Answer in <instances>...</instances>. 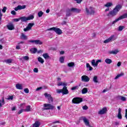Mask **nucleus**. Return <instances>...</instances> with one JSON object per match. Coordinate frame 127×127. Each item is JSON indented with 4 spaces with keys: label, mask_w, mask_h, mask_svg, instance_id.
I'll return each mask as SVG.
<instances>
[{
    "label": "nucleus",
    "mask_w": 127,
    "mask_h": 127,
    "mask_svg": "<svg viewBox=\"0 0 127 127\" xmlns=\"http://www.w3.org/2000/svg\"><path fill=\"white\" fill-rule=\"evenodd\" d=\"M121 65H122V63H121V62H119L118 63L117 66L118 67H120V66H121Z\"/></svg>",
    "instance_id": "61"
},
{
    "label": "nucleus",
    "mask_w": 127,
    "mask_h": 127,
    "mask_svg": "<svg viewBox=\"0 0 127 127\" xmlns=\"http://www.w3.org/2000/svg\"><path fill=\"white\" fill-rule=\"evenodd\" d=\"M25 7H26V6L24 5H22V6L19 5L17 7H15L14 8V10H15V11H17L18 10H20L21 9H24V8H25Z\"/></svg>",
    "instance_id": "13"
},
{
    "label": "nucleus",
    "mask_w": 127,
    "mask_h": 127,
    "mask_svg": "<svg viewBox=\"0 0 127 127\" xmlns=\"http://www.w3.org/2000/svg\"><path fill=\"white\" fill-rule=\"evenodd\" d=\"M47 30L48 31L53 30V31H55V32H56V33L58 35H61V34H62V33H63V32H62V30H61L60 28H57L56 27L50 28L49 29H48Z\"/></svg>",
    "instance_id": "3"
},
{
    "label": "nucleus",
    "mask_w": 127,
    "mask_h": 127,
    "mask_svg": "<svg viewBox=\"0 0 127 127\" xmlns=\"http://www.w3.org/2000/svg\"><path fill=\"white\" fill-rule=\"evenodd\" d=\"M81 81L82 82H89L90 81V78L87 75H83L81 76Z\"/></svg>",
    "instance_id": "12"
},
{
    "label": "nucleus",
    "mask_w": 127,
    "mask_h": 127,
    "mask_svg": "<svg viewBox=\"0 0 127 127\" xmlns=\"http://www.w3.org/2000/svg\"><path fill=\"white\" fill-rule=\"evenodd\" d=\"M83 110H88V106L87 105H85L82 107Z\"/></svg>",
    "instance_id": "56"
},
{
    "label": "nucleus",
    "mask_w": 127,
    "mask_h": 127,
    "mask_svg": "<svg viewBox=\"0 0 127 127\" xmlns=\"http://www.w3.org/2000/svg\"><path fill=\"white\" fill-rule=\"evenodd\" d=\"M34 18V16L33 15H31L28 17L22 16L20 17V20L21 22H26L27 20H31Z\"/></svg>",
    "instance_id": "4"
},
{
    "label": "nucleus",
    "mask_w": 127,
    "mask_h": 127,
    "mask_svg": "<svg viewBox=\"0 0 127 127\" xmlns=\"http://www.w3.org/2000/svg\"><path fill=\"white\" fill-rule=\"evenodd\" d=\"M78 89H79V86H76L72 87L71 89L72 91H75V90H78Z\"/></svg>",
    "instance_id": "41"
},
{
    "label": "nucleus",
    "mask_w": 127,
    "mask_h": 127,
    "mask_svg": "<svg viewBox=\"0 0 127 127\" xmlns=\"http://www.w3.org/2000/svg\"><path fill=\"white\" fill-rule=\"evenodd\" d=\"M7 28H8L9 30H13V29H14V25H13L12 23H9L7 25Z\"/></svg>",
    "instance_id": "17"
},
{
    "label": "nucleus",
    "mask_w": 127,
    "mask_h": 127,
    "mask_svg": "<svg viewBox=\"0 0 127 127\" xmlns=\"http://www.w3.org/2000/svg\"><path fill=\"white\" fill-rule=\"evenodd\" d=\"M6 100H13V96H10L8 98H6Z\"/></svg>",
    "instance_id": "52"
},
{
    "label": "nucleus",
    "mask_w": 127,
    "mask_h": 127,
    "mask_svg": "<svg viewBox=\"0 0 127 127\" xmlns=\"http://www.w3.org/2000/svg\"><path fill=\"white\" fill-rule=\"evenodd\" d=\"M33 25H34V23H29L27 26L25 28H24V31H29V30H31V28H32Z\"/></svg>",
    "instance_id": "9"
},
{
    "label": "nucleus",
    "mask_w": 127,
    "mask_h": 127,
    "mask_svg": "<svg viewBox=\"0 0 127 127\" xmlns=\"http://www.w3.org/2000/svg\"><path fill=\"white\" fill-rule=\"evenodd\" d=\"M44 96L45 98H47L48 102L49 104H51V103H53L54 100L53 97L51 96V95L48 94V93H45Z\"/></svg>",
    "instance_id": "8"
},
{
    "label": "nucleus",
    "mask_w": 127,
    "mask_h": 127,
    "mask_svg": "<svg viewBox=\"0 0 127 127\" xmlns=\"http://www.w3.org/2000/svg\"><path fill=\"white\" fill-rule=\"evenodd\" d=\"M71 11H72V10H71V8L67 9L66 10V16H70V15L72 14V13H71Z\"/></svg>",
    "instance_id": "26"
},
{
    "label": "nucleus",
    "mask_w": 127,
    "mask_h": 127,
    "mask_svg": "<svg viewBox=\"0 0 127 127\" xmlns=\"http://www.w3.org/2000/svg\"><path fill=\"white\" fill-rule=\"evenodd\" d=\"M43 57L45 58V59H49L50 58V56L48 55V54L47 53H45L43 55Z\"/></svg>",
    "instance_id": "32"
},
{
    "label": "nucleus",
    "mask_w": 127,
    "mask_h": 127,
    "mask_svg": "<svg viewBox=\"0 0 127 127\" xmlns=\"http://www.w3.org/2000/svg\"><path fill=\"white\" fill-rule=\"evenodd\" d=\"M23 111H24V109H21L19 111V112H18V115H20V114H21L22 113V112H23Z\"/></svg>",
    "instance_id": "55"
},
{
    "label": "nucleus",
    "mask_w": 127,
    "mask_h": 127,
    "mask_svg": "<svg viewBox=\"0 0 127 127\" xmlns=\"http://www.w3.org/2000/svg\"><path fill=\"white\" fill-rule=\"evenodd\" d=\"M62 90H63V95H67V94H69V91H68V89H67V87L64 86Z\"/></svg>",
    "instance_id": "15"
},
{
    "label": "nucleus",
    "mask_w": 127,
    "mask_h": 127,
    "mask_svg": "<svg viewBox=\"0 0 127 127\" xmlns=\"http://www.w3.org/2000/svg\"><path fill=\"white\" fill-rule=\"evenodd\" d=\"M4 104V98L2 97V100H0V108H1V107H2Z\"/></svg>",
    "instance_id": "29"
},
{
    "label": "nucleus",
    "mask_w": 127,
    "mask_h": 127,
    "mask_svg": "<svg viewBox=\"0 0 127 127\" xmlns=\"http://www.w3.org/2000/svg\"><path fill=\"white\" fill-rule=\"evenodd\" d=\"M21 39H24V40H27V36L24 35L23 33H22L21 35Z\"/></svg>",
    "instance_id": "31"
},
{
    "label": "nucleus",
    "mask_w": 127,
    "mask_h": 127,
    "mask_svg": "<svg viewBox=\"0 0 127 127\" xmlns=\"http://www.w3.org/2000/svg\"><path fill=\"white\" fill-rule=\"evenodd\" d=\"M4 62L6 63L7 64H9L10 63H11L12 62V60L11 59H8L4 61Z\"/></svg>",
    "instance_id": "38"
},
{
    "label": "nucleus",
    "mask_w": 127,
    "mask_h": 127,
    "mask_svg": "<svg viewBox=\"0 0 127 127\" xmlns=\"http://www.w3.org/2000/svg\"><path fill=\"white\" fill-rule=\"evenodd\" d=\"M42 89V87H38L36 89V91H40V90Z\"/></svg>",
    "instance_id": "58"
},
{
    "label": "nucleus",
    "mask_w": 127,
    "mask_h": 127,
    "mask_svg": "<svg viewBox=\"0 0 127 127\" xmlns=\"http://www.w3.org/2000/svg\"><path fill=\"white\" fill-rule=\"evenodd\" d=\"M86 68L88 69V71H92L93 70V67L91 66L89 63H86Z\"/></svg>",
    "instance_id": "28"
},
{
    "label": "nucleus",
    "mask_w": 127,
    "mask_h": 127,
    "mask_svg": "<svg viewBox=\"0 0 127 127\" xmlns=\"http://www.w3.org/2000/svg\"><path fill=\"white\" fill-rule=\"evenodd\" d=\"M55 107L51 104H44V108H42V111H45L46 110H53Z\"/></svg>",
    "instance_id": "5"
},
{
    "label": "nucleus",
    "mask_w": 127,
    "mask_h": 127,
    "mask_svg": "<svg viewBox=\"0 0 127 127\" xmlns=\"http://www.w3.org/2000/svg\"><path fill=\"white\" fill-rule=\"evenodd\" d=\"M33 53L34 54H35L36 53V52H37V49L34 48L33 49Z\"/></svg>",
    "instance_id": "54"
},
{
    "label": "nucleus",
    "mask_w": 127,
    "mask_h": 127,
    "mask_svg": "<svg viewBox=\"0 0 127 127\" xmlns=\"http://www.w3.org/2000/svg\"><path fill=\"white\" fill-rule=\"evenodd\" d=\"M105 62L106 64H111V63H113V61L111 59H106L105 60Z\"/></svg>",
    "instance_id": "22"
},
{
    "label": "nucleus",
    "mask_w": 127,
    "mask_h": 127,
    "mask_svg": "<svg viewBox=\"0 0 127 127\" xmlns=\"http://www.w3.org/2000/svg\"><path fill=\"white\" fill-rule=\"evenodd\" d=\"M66 23H67V22L65 21H63L62 23V25H64V24H66Z\"/></svg>",
    "instance_id": "63"
},
{
    "label": "nucleus",
    "mask_w": 127,
    "mask_h": 127,
    "mask_svg": "<svg viewBox=\"0 0 127 127\" xmlns=\"http://www.w3.org/2000/svg\"><path fill=\"white\" fill-rule=\"evenodd\" d=\"M125 18H127V13L120 16L118 18L115 19V20L112 22V24H115V23L118 22V21L119 20L124 19Z\"/></svg>",
    "instance_id": "7"
},
{
    "label": "nucleus",
    "mask_w": 127,
    "mask_h": 127,
    "mask_svg": "<svg viewBox=\"0 0 127 127\" xmlns=\"http://www.w3.org/2000/svg\"><path fill=\"white\" fill-rule=\"evenodd\" d=\"M113 5V3L112 2H108L106 4L104 5V6L106 7H111Z\"/></svg>",
    "instance_id": "34"
},
{
    "label": "nucleus",
    "mask_w": 127,
    "mask_h": 127,
    "mask_svg": "<svg viewBox=\"0 0 127 127\" xmlns=\"http://www.w3.org/2000/svg\"><path fill=\"white\" fill-rule=\"evenodd\" d=\"M20 20V18L13 19V21H15V22H18V21Z\"/></svg>",
    "instance_id": "48"
},
{
    "label": "nucleus",
    "mask_w": 127,
    "mask_h": 127,
    "mask_svg": "<svg viewBox=\"0 0 127 127\" xmlns=\"http://www.w3.org/2000/svg\"><path fill=\"white\" fill-rule=\"evenodd\" d=\"M122 109L119 108L118 109V114L117 115V118L119 120H122L123 119V116L122 115Z\"/></svg>",
    "instance_id": "14"
},
{
    "label": "nucleus",
    "mask_w": 127,
    "mask_h": 127,
    "mask_svg": "<svg viewBox=\"0 0 127 127\" xmlns=\"http://www.w3.org/2000/svg\"><path fill=\"white\" fill-rule=\"evenodd\" d=\"M82 120L85 126H87V127H91V126L90 125V122H89V120H88L87 118H86L85 117H84Z\"/></svg>",
    "instance_id": "16"
},
{
    "label": "nucleus",
    "mask_w": 127,
    "mask_h": 127,
    "mask_svg": "<svg viewBox=\"0 0 127 127\" xmlns=\"http://www.w3.org/2000/svg\"><path fill=\"white\" fill-rule=\"evenodd\" d=\"M102 62V60H98L97 61H96V62H95V67H97L98 66V64H99V63H101Z\"/></svg>",
    "instance_id": "40"
},
{
    "label": "nucleus",
    "mask_w": 127,
    "mask_h": 127,
    "mask_svg": "<svg viewBox=\"0 0 127 127\" xmlns=\"http://www.w3.org/2000/svg\"><path fill=\"white\" fill-rule=\"evenodd\" d=\"M93 81L94 83H99V81H98V76H94L93 79Z\"/></svg>",
    "instance_id": "36"
},
{
    "label": "nucleus",
    "mask_w": 127,
    "mask_h": 127,
    "mask_svg": "<svg viewBox=\"0 0 127 127\" xmlns=\"http://www.w3.org/2000/svg\"><path fill=\"white\" fill-rule=\"evenodd\" d=\"M70 10H71L72 12H76V13L81 12V9L77 8H71Z\"/></svg>",
    "instance_id": "18"
},
{
    "label": "nucleus",
    "mask_w": 127,
    "mask_h": 127,
    "mask_svg": "<svg viewBox=\"0 0 127 127\" xmlns=\"http://www.w3.org/2000/svg\"><path fill=\"white\" fill-rule=\"evenodd\" d=\"M38 15L39 16V17H41V16H42V15H43V12L42 11H39L38 13Z\"/></svg>",
    "instance_id": "43"
},
{
    "label": "nucleus",
    "mask_w": 127,
    "mask_h": 127,
    "mask_svg": "<svg viewBox=\"0 0 127 127\" xmlns=\"http://www.w3.org/2000/svg\"><path fill=\"white\" fill-rule=\"evenodd\" d=\"M6 9H7L6 7L4 6L2 9V12H4V13L5 12V11H6Z\"/></svg>",
    "instance_id": "50"
},
{
    "label": "nucleus",
    "mask_w": 127,
    "mask_h": 127,
    "mask_svg": "<svg viewBox=\"0 0 127 127\" xmlns=\"http://www.w3.org/2000/svg\"><path fill=\"white\" fill-rule=\"evenodd\" d=\"M24 91L26 94H28V93H29V89H28V88H25L24 89Z\"/></svg>",
    "instance_id": "47"
},
{
    "label": "nucleus",
    "mask_w": 127,
    "mask_h": 127,
    "mask_svg": "<svg viewBox=\"0 0 127 127\" xmlns=\"http://www.w3.org/2000/svg\"><path fill=\"white\" fill-rule=\"evenodd\" d=\"M34 73H38V68H35L33 69Z\"/></svg>",
    "instance_id": "51"
},
{
    "label": "nucleus",
    "mask_w": 127,
    "mask_h": 127,
    "mask_svg": "<svg viewBox=\"0 0 127 127\" xmlns=\"http://www.w3.org/2000/svg\"><path fill=\"white\" fill-rule=\"evenodd\" d=\"M11 14H12L13 15H15V14H16V12H15V11L14 10H12L11 11Z\"/></svg>",
    "instance_id": "53"
},
{
    "label": "nucleus",
    "mask_w": 127,
    "mask_h": 127,
    "mask_svg": "<svg viewBox=\"0 0 127 127\" xmlns=\"http://www.w3.org/2000/svg\"><path fill=\"white\" fill-rule=\"evenodd\" d=\"M85 10L88 15H94L96 13L95 8L90 6L89 8H85Z\"/></svg>",
    "instance_id": "2"
},
{
    "label": "nucleus",
    "mask_w": 127,
    "mask_h": 127,
    "mask_svg": "<svg viewBox=\"0 0 127 127\" xmlns=\"http://www.w3.org/2000/svg\"><path fill=\"white\" fill-rule=\"evenodd\" d=\"M63 90L62 89H57V93L58 94H61V93H63Z\"/></svg>",
    "instance_id": "46"
},
{
    "label": "nucleus",
    "mask_w": 127,
    "mask_h": 127,
    "mask_svg": "<svg viewBox=\"0 0 127 127\" xmlns=\"http://www.w3.org/2000/svg\"><path fill=\"white\" fill-rule=\"evenodd\" d=\"M38 61L40 62V63H41V64H43L44 63V60L42 59L41 57H39L38 58Z\"/></svg>",
    "instance_id": "35"
},
{
    "label": "nucleus",
    "mask_w": 127,
    "mask_h": 127,
    "mask_svg": "<svg viewBox=\"0 0 127 127\" xmlns=\"http://www.w3.org/2000/svg\"><path fill=\"white\" fill-rule=\"evenodd\" d=\"M121 101L126 102V101H127V98H126L125 96H122Z\"/></svg>",
    "instance_id": "45"
},
{
    "label": "nucleus",
    "mask_w": 127,
    "mask_h": 127,
    "mask_svg": "<svg viewBox=\"0 0 127 127\" xmlns=\"http://www.w3.org/2000/svg\"><path fill=\"white\" fill-rule=\"evenodd\" d=\"M124 75V73L123 72L121 73L120 74L117 75L114 79L115 80H118V79H119V78H121V77H123Z\"/></svg>",
    "instance_id": "27"
},
{
    "label": "nucleus",
    "mask_w": 127,
    "mask_h": 127,
    "mask_svg": "<svg viewBox=\"0 0 127 127\" xmlns=\"http://www.w3.org/2000/svg\"><path fill=\"white\" fill-rule=\"evenodd\" d=\"M28 42L39 44V45H42V44H43V42H42V41H40V40H29Z\"/></svg>",
    "instance_id": "10"
},
{
    "label": "nucleus",
    "mask_w": 127,
    "mask_h": 127,
    "mask_svg": "<svg viewBox=\"0 0 127 127\" xmlns=\"http://www.w3.org/2000/svg\"><path fill=\"white\" fill-rule=\"evenodd\" d=\"M113 38H114V36H111L108 39L105 40L104 41V43H109V42H110L111 41H112V40H113Z\"/></svg>",
    "instance_id": "19"
},
{
    "label": "nucleus",
    "mask_w": 127,
    "mask_h": 127,
    "mask_svg": "<svg viewBox=\"0 0 127 127\" xmlns=\"http://www.w3.org/2000/svg\"><path fill=\"white\" fill-rule=\"evenodd\" d=\"M16 89H18V90H22L23 89V87H22V84L18 83L16 84Z\"/></svg>",
    "instance_id": "21"
},
{
    "label": "nucleus",
    "mask_w": 127,
    "mask_h": 127,
    "mask_svg": "<svg viewBox=\"0 0 127 127\" xmlns=\"http://www.w3.org/2000/svg\"><path fill=\"white\" fill-rule=\"evenodd\" d=\"M23 59H24V60H25L26 61H27L29 60V57L28 56L23 57Z\"/></svg>",
    "instance_id": "44"
},
{
    "label": "nucleus",
    "mask_w": 127,
    "mask_h": 127,
    "mask_svg": "<svg viewBox=\"0 0 127 127\" xmlns=\"http://www.w3.org/2000/svg\"><path fill=\"white\" fill-rule=\"evenodd\" d=\"M68 67H74L75 66V63L74 62H70L67 64Z\"/></svg>",
    "instance_id": "33"
},
{
    "label": "nucleus",
    "mask_w": 127,
    "mask_h": 127,
    "mask_svg": "<svg viewBox=\"0 0 127 127\" xmlns=\"http://www.w3.org/2000/svg\"><path fill=\"white\" fill-rule=\"evenodd\" d=\"M117 100H121L122 99V96L119 95L117 97Z\"/></svg>",
    "instance_id": "60"
},
{
    "label": "nucleus",
    "mask_w": 127,
    "mask_h": 127,
    "mask_svg": "<svg viewBox=\"0 0 127 127\" xmlns=\"http://www.w3.org/2000/svg\"><path fill=\"white\" fill-rule=\"evenodd\" d=\"M75 0L77 3H81V2H82V0Z\"/></svg>",
    "instance_id": "59"
},
{
    "label": "nucleus",
    "mask_w": 127,
    "mask_h": 127,
    "mask_svg": "<svg viewBox=\"0 0 127 127\" xmlns=\"http://www.w3.org/2000/svg\"><path fill=\"white\" fill-rule=\"evenodd\" d=\"M24 112H31V106L28 105L26 107V109H24Z\"/></svg>",
    "instance_id": "23"
},
{
    "label": "nucleus",
    "mask_w": 127,
    "mask_h": 127,
    "mask_svg": "<svg viewBox=\"0 0 127 127\" xmlns=\"http://www.w3.org/2000/svg\"><path fill=\"white\" fill-rule=\"evenodd\" d=\"M63 82H60L58 83V86H62Z\"/></svg>",
    "instance_id": "62"
},
{
    "label": "nucleus",
    "mask_w": 127,
    "mask_h": 127,
    "mask_svg": "<svg viewBox=\"0 0 127 127\" xmlns=\"http://www.w3.org/2000/svg\"><path fill=\"white\" fill-rule=\"evenodd\" d=\"M40 127V122L39 121H36L33 125V127Z\"/></svg>",
    "instance_id": "24"
},
{
    "label": "nucleus",
    "mask_w": 127,
    "mask_h": 127,
    "mask_svg": "<svg viewBox=\"0 0 127 127\" xmlns=\"http://www.w3.org/2000/svg\"><path fill=\"white\" fill-rule=\"evenodd\" d=\"M124 28H125L124 26H120L118 28V31H122Z\"/></svg>",
    "instance_id": "39"
},
{
    "label": "nucleus",
    "mask_w": 127,
    "mask_h": 127,
    "mask_svg": "<svg viewBox=\"0 0 127 127\" xmlns=\"http://www.w3.org/2000/svg\"><path fill=\"white\" fill-rule=\"evenodd\" d=\"M81 93L83 95L87 94L88 93V88L86 87L83 88L81 91Z\"/></svg>",
    "instance_id": "25"
},
{
    "label": "nucleus",
    "mask_w": 127,
    "mask_h": 127,
    "mask_svg": "<svg viewBox=\"0 0 127 127\" xmlns=\"http://www.w3.org/2000/svg\"><path fill=\"white\" fill-rule=\"evenodd\" d=\"M23 43H24V42L18 43V45L16 46V49H17V50H19V49H20V44H23Z\"/></svg>",
    "instance_id": "30"
},
{
    "label": "nucleus",
    "mask_w": 127,
    "mask_h": 127,
    "mask_svg": "<svg viewBox=\"0 0 127 127\" xmlns=\"http://www.w3.org/2000/svg\"><path fill=\"white\" fill-rule=\"evenodd\" d=\"M25 107V103H21L20 105V107L21 108L23 109Z\"/></svg>",
    "instance_id": "49"
},
{
    "label": "nucleus",
    "mask_w": 127,
    "mask_h": 127,
    "mask_svg": "<svg viewBox=\"0 0 127 127\" xmlns=\"http://www.w3.org/2000/svg\"><path fill=\"white\" fill-rule=\"evenodd\" d=\"M64 57H61L60 58V62L61 63H64Z\"/></svg>",
    "instance_id": "42"
},
{
    "label": "nucleus",
    "mask_w": 127,
    "mask_h": 127,
    "mask_svg": "<svg viewBox=\"0 0 127 127\" xmlns=\"http://www.w3.org/2000/svg\"><path fill=\"white\" fill-rule=\"evenodd\" d=\"M91 65L93 66V67H96V60H92L91 61Z\"/></svg>",
    "instance_id": "37"
},
{
    "label": "nucleus",
    "mask_w": 127,
    "mask_h": 127,
    "mask_svg": "<svg viewBox=\"0 0 127 127\" xmlns=\"http://www.w3.org/2000/svg\"><path fill=\"white\" fill-rule=\"evenodd\" d=\"M122 6L121 5H117L116 6L115 8L109 11V13L107 14V16L109 17L110 18L112 17H114V16H115V15H117L118 14V12L120 11V10L121 8H122Z\"/></svg>",
    "instance_id": "1"
},
{
    "label": "nucleus",
    "mask_w": 127,
    "mask_h": 127,
    "mask_svg": "<svg viewBox=\"0 0 127 127\" xmlns=\"http://www.w3.org/2000/svg\"><path fill=\"white\" fill-rule=\"evenodd\" d=\"M60 121H57L56 122H54L52 123L53 125H54L55 124H60Z\"/></svg>",
    "instance_id": "57"
},
{
    "label": "nucleus",
    "mask_w": 127,
    "mask_h": 127,
    "mask_svg": "<svg viewBox=\"0 0 127 127\" xmlns=\"http://www.w3.org/2000/svg\"><path fill=\"white\" fill-rule=\"evenodd\" d=\"M108 112V109H107V107H104L102 108V110H100L98 112V114L99 115H104L106 114Z\"/></svg>",
    "instance_id": "11"
},
{
    "label": "nucleus",
    "mask_w": 127,
    "mask_h": 127,
    "mask_svg": "<svg viewBox=\"0 0 127 127\" xmlns=\"http://www.w3.org/2000/svg\"><path fill=\"white\" fill-rule=\"evenodd\" d=\"M83 102V98L80 97H74L72 100V104H80Z\"/></svg>",
    "instance_id": "6"
},
{
    "label": "nucleus",
    "mask_w": 127,
    "mask_h": 127,
    "mask_svg": "<svg viewBox=\"0 0 127 127\" xmlns=\"http://www.w3.org/2000/svg\"><path fill=\"white\" fill-rule=\"evenodd\" d=\"M119 52H120V51H119V50H115L114 51H110L109 52V54H118V53H119Z\"/></svg>",
    "instance_id": "20"
},
{
    "label": "nucleus",
    "mask_w": 127,
    "mask_h": 127,
    "mask_svg": "<svg viewBox=\"0 0 127 127\" xmlns=\"http://www.w3.org/2000/svg\"><path fill=\"white\" fill-rule=\"evenodd\" d=\"M65 53V52L64 51H62L60 52L61 55H63Z\"/></svg>",
    "instance_id": "64"
}]
</instances>
